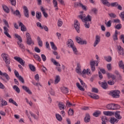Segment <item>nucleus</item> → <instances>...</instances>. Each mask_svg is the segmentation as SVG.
Instances as JSON below:
<instances>
[{"instance_id":"obj_17","label":"nucleus","mask_w":124,"mask_h":124,"mask_svg":"<svg viewBox=\"0 0 124 124\" xmlns=\"http://www.w3.org/2000/svg\"><path fill=\"white\" fill-rule=\"evenodd\" d=\"M120 111H116L115 113V117L117 119V120H121L122 119V116L120 115Z\"/></svg>"},{"instance_id":"obj_61","label":"nucleus","mask_w":124,"mask_h":124,"mask_svg":"<svg viewBox=\"0 0 124 124\" xmlns=\"http://www.w3.org/2000/svg\"><path fill=\"white\" fill-rule=\"evenodd\" d=\"M26 36L27 40H28L29 39H31V34H29V33H28V32L26 34Z\"/></svg>"},{"instance_id":"obj_24","label":"nucleus","mask_w":124,"mask_h":124,"mask_svg":"<svg viewBox=\"0 0 124 124\" xmlns=\"http://www.w3.org/2000/svg\"><path fill=\"white\" fill-rule=\"evenodd\" d=\"M104 115H105V116H113L114 115V113L112 111H104L103 112Z\"/></svg>"},{"instance_id":"obj_55","label":"nucleus","mask_w":124,"mask_h":124,"mask_svg":"<svg viewBox=\"0 0 124 124\" xmlns=\"http://www.w3.org/2000/svg\"><path fill=\"white\" fill-rule=\"evenodd\" d=\"M58 26L59 27H62V19H58Z\"/></svg>"},{"instance_id":"obj_26","label":"nucleus","mask_w":124,"mask_h":124,"mask_svg":"<svg viewBox=\"0 0 124 124\" xmlns=\"http://www.w3.org/2000/svg\"><path fill=\"white\" fill-rule=\"evenodd\" d=\"M50 45L51 46V48H52V49H53V50H54L55 51H57V50H58V48L57 47L56 45H55V43H54V42H50Z\"/></svg>"},{"instance_id":"obj_12","label":"nucleus","mask_w":124,"mask_h":124,"mask_svg":"<svg viewBox=\"0 0 124 124\" xmlns=\"http://www.w3.org/2000/svg\"><path fill=\"white\" fill-rule=\"evenodd\" d=\"M99 42H100V37L99 35H96L95 40L94 42L93 46L96 47V45H97Z\"/></svg>"},{"instance_id":"obj_31","label":"nucleus","mask_w":124,"mask_h":124,"mask_svg":"<svg viewBox=\"0 0 124 124\" xmlns=\"http://www.w3.org/2000/svg\"><path fill=\"white\" fill-rule=\"evenodd\" d=\"M53 4L54 5V7H55L56 10H58L59 8L58 7V2L57 1V0H53Z\"/></svg>"},{"instance_id":"obj_56","label":"nucleus","mask_w":124,"mask_h":124,"mask_svg":"<svg viewBox=\"0 0 124 124\" xmlns=\"http://www.w3.org/2000/svg\"><path fill=\"white\" fill-rule=\"evenodd\" d=\"M107 67L108 71H110V70H112V66L111 65V63L108 64L107 65Z\"/></svg>"},{"instance_id":"obj_22","label":"nucleus","mask_w":124,"mask_h":124,"mask_svg":"<svg viewBox=\"0 0 124 124\" xmlns=\"http://www.w3.org/2000/svg\"><path fill=\"white\" fill-rule=\"evenodd\" d=\"M84 20V22H92V16L88 15L87 17H85Z\"/></svg>"},{"instance_id":"obj_15","label":"nucleus","mask_w":124,"mask_h":124,"mask_svg":"<svg viewBox=\"0 0 124 124\" xmlns=\"http://www.w3.org/2000/svg\"><path fill=\"white\" fill-rule=\"evenodd\" d=\"M19 27H21V31H27V28L22 22L19 23Z\"/></svg>"},{"instance_id":"obj_36","label":"nucleus","mask_w":124,"mask_h":124,"mask_svg":"<svg viewBox=\"0 0 124 124\" xmlns=\"http://www.w3.org/2000/svg\"><path fill=\"white\" fill-rule=\"evenodd\" d=\"M13 88L16 91V93H20V88H19L17 85H14L13 87Z\"/></svg>"},{"instance_id":"obj_7","label":"nucleus","mask_w":124,"mask_h":124,"mask_svg":"<svg viewBox=\"0 0 124 124\" xmlns=\"http://www.w3.org/2000/svg\"><path fill=\"white\" fill-rule=\"evenodd\" d=\"M11 11L14 15L15 16H17V17H19V18L21 17V13H20V11L19 10H16V11H14L13 8L11 9Z\"/></svg>"},{"instance_id":"obj_8","label":"nucleus","mask_w":124,"mask_h":124,"mask_svg":"<svg viewBox=\"0 0 124 124\" xmlns=\"http://www.w3.org/2000/svg\"><path fill=\"white\" fill-rule=\"evenodd\" d=\"M3 30H4V33L5 34V35L8 37L10 39L12 38L11 36L8 32H9V29L6 27V26H4L3 27Z\"/></svg>"},{"instance_id":"obj_45","label":"nucleus","mask_w":124,"mask_h":124,"mask_svg":"<svg viewBox=\"0 0 124 124\" xmlns=\"http://www.w3.org/2000/svg\"><path fill=\"white\" fill-rule=\"evenodd\" d=\"M79 19H80L82 22H85L84 19H85V15H80L78 16Z\"/></svg>"},{"instance_id":"obj_62","label":"nucleus","mask_w":124,"mask_h":124,"mask_svg":"<svg viewBox=\"0 0 124 124\" xmlns=\"http://www.w3.org/2000/svg\"><path fill=\"white\" fill-rule=\"evenodd\" d=\"M76 40L77 42H78V44H80V42L81 40H82V39L79 37H76Z\"/></svg>"},{"instance_id":"obj_44","label":"nucleus","mask_w":124,"mask_h":124,"mask_svg":"<svg viewBox=\"0 0 124 124\" xmlns=\"http://www.w3.org/2000/svg\"><path fill=\"white\" fill-rule=\"evenodd\" d=\"M114 107L113 110H118V109H120L121 108V106L118 104H113Z\"/></svg>"},{"instance_id":"obj_63","label":"nucleus","mask_w":124,"mask_h":124,"mask_svg":"<svg viewBox=\"0 0 124 124\" xmlns=\"http://www.w3.org/2000/svg\"><path fill=\"white\" fill-rule=\"evenodd\" d=\"M34 78L36 81L39 82V75H38V74H37L36 75H35Z\"/></svg>"},{"instance_id":"obj_21","label":"nucleus","mask_w":124,"mask_h":124,"mask_svg":"<svg viewBox=\"0 0 124 124\" xmlns=\"http://www.w3.org/2000/svg\"><path fill=\"white\" fill-rule=\"evenodd\" d=\"M114 104H108L107 105V108L108 110H114Z\"/></svg>"},{"instance_id":"obj_46","label":"nucleus","mask_w":124,"mask_h":124,"mask_svg":"<svg viewBox=\"0 0 124 124\" xmlns=\"http://www.w3.org/2000/svg\"><path fill=\"white\" fill-rule=\"evenodd\" d=\"M108 84L110 86H113V85H115V81L112 79V80L110 79L108 81Z\"/></svg>"},{"instance_id":"obj_4","label":"nucleus","mask_w":124,"mask_h":124,"mask_svg":"<svg viewBox=\"0 0 124 124\" xmlns=\"http://www.w3.org/2000/svg\"><path fill=\"white\" fill-rule=\"evenodd\" d=\"M23 13L26 18H30V13L29 11V9H28V7H27L26 6H23Z\"/></svg>"},{"instance_id":"obj_25","label":"nucleus","mask_w":124,"mask_h":124,"mask_svg":"<svg viewBox=\"0 0 124 124\" xmlns=\"http://www.w3.org/2000/svg\"><path fill=\"white\" fill-rule=\"evenodd\" d=\"M71 48H72L74 54H75V55H76L77 56H78V55H79V53H78V51L77 50V48H76V46H72Z\"/></svg>"},{"instance_id":"obj_2","label":"nucleus","mask_w":124,"mask_h":124,"mask_svg":"<svg viewBox=\"0 0 124 124\" xmlns=\"http://www.w3.org/2000/svg\"><path fill=\"white\" fill-rule=\"evenodd\" d=\"M0 75H1V76H3L6 78V79H5L2 78V77H1V80L4 81V82H5V83H7V82H8V81L10 80V77H9V76L8 75V74H7V73H2L1 72V71L0 70Z\"/></svg>"},{"instance_id":"obj_42","label":"nucleus","mask_w":124,"mask_h":124,"mask_svg":"<svg viewBox=\"0 0 124 124\" xmlns=\"http://www.w3.org/2000/svg\"><path fill=\"white\" fill-rule=\"evenodd\" d=\"M62 92L63 93H68V89L66 87H64L62 90Z\"/></svg>"},{"instance_id":"obj_30","label":"nucleus","mask_w":124,"mask_h":124,"mask_svg":"<svg viewBox=\"0 0 124 124\" xmlns=\"http://www.w3.org/2000/svg\"><path fill=\"white\" fill-rule=\"evenodd\" d=\"M2 8L3 10L5 11V12H6V13H9L10 10L9 8L7 7V6L5 5H2Z\"/></svg>"},{"instance_id":"obj_32","label":"nucleus","mask_w":124,"mask_h":124,"mask_svg":"<svg viewBox=\"0 0 124 124\" xmlns=\"http://www.w3.org/2000/svg\"><path fill=\"white\" fill-rule=\"evenodd\" d=\"M29 66V68L31 69V71L34 72V71L36 70L35 67L33 65L31 64H30Z\"/></svg>"},{"instance_id":"obj_38","label":"nucleus","mask_w":124,"mask_h":124,"mask_svg":"<svg viewBox=\"0 0 124 124\" xmlns=\"http://www.w3.org/2000/svg\"><path fill=\"white\" fill-rule=\"evenodd\" d=\"M33 57L35 60L38 61V62H41V58L39 57V55L37 54L33 55Z\"/></svg>"},{"instance_id":"obj_13","label":"nucleus","mask_w":124,"mask_h":124,"mask_svg":"<svg viewBox=\"0 0 124 124\" xmlns=\"http://www.w3.org/2000/svg\"><path fill=\"white\" fill-rule=\"evenodd\" d=\"M67 45L69 48H71L72 47L74 46V43H73V41L71 39H68L67 42Z\"/></svg>"},{"instance_id":"obj_29","label":"nucleus","mask_w":124,"mask_h":124,"mask_svg":"<svg viewBox=\"0 0 124 124\" xmlns=\"http://www.w3.org/2000/svg\"><path fill=\"white\" fill-rule=\"evenodd\" d=\"M51 61L52 62H53L54 64H55V65H56L57 66H61V64H60V63H59V62H57V61H56V60L55 59H54L53 58L51 59Z\"/></svg>"},{"instance_id":"obj_6","label":"nucleus","mask_w":124,"mask_h":124,"mask_svg":"<svg viewBox=\"0 0 124 124\" xmlns=\"http://www.w3.org/2000/svg\"><path fill=\"white\" fill-rule=\"evenodd\" d=\"M74 28L77 32H80V23H79L78 20L75 21Z\"/></svg>"},{"instance_id":"obj_5","label":"nucleus","mask_w":124,"mask_h":124,"mask_svg":"<svg viewBox=\"0 0 124 124\" xmlns=\"http://www.w3.org/2000/svg\"><path fill=\"white\" fill-rule=\"evenodd\" d=\"M14 59L16 60V62H19L22 66H25V61L22 58L15 56Z\"/></svg>"},{"instance_id":"obj_33","label":"nucleus","mask_w":124,"mask_h":124,"mask_svg":"<svg viewBox=\"0 0 124 124\" xmlns=\"http://www.w3.org/2000/svg\"><path fill=\"white\" fill-rule=\"evenodd\" d=\"M9 102H10V103H12L13 104H14V105H15L16 107H18V104H17V103H16V101H14V100H13V99L12 98H10L9 99Z\"/></svg>"},{"instance_id":"obj_11","label":"nucleus","mask_w":124,"mask_h":124,"mask_svg":"<svg viewBox=\"0 0 124 124\" xmlns=\"http://www.w3.org/2000/svg\"><path fill=\"white\" fill-rule=\"evenodd\" d=\"M90 122H91V116H90V114L86 113L84 117V122L87 124V123H90Z\"/></svg>"},{"instance_id":"obj_41","label":"nucleus","mask_w":124,"mask_h":124,"mask_svg":"<svg viewBox=\"0 0 124 124\" xmlns=\"http://www.w3.org/2000/svg\"><path fill=\"white\" fill-rule=\"evenodd\" d=\"M61 78H60V76H57L56 78L54 80V84H58L60 82Z\"/></svg>"},{"instance_id":"obj_20","label":"nucleus","mask_w":124,"mask_h":124,"mask_svg":"<svg viewBox=\"0 0 124 124\" xmlns=\"http://www.w3.org/2000/svg\"><path fill=\"white\" fill-rule=\"evenodd\" d=\"M101 1H102L103 4L104 5H106L108 7H110V2H109L107 0H101Z\"/></svg>"},{"instance_id":"obj_49","label":"nucleus","mask_w":124,"mask_h":124,"mask_svg":"<svg viewBox=\"0 0 124 124\" xmlns=\"http://www.w3.org/2000/svg\"><path fill=\"white\" fill-rule=\"evenodd\" d=\"M30 114L31 117H32L33 118H34V119L35 120H37V119H38L37 116H36V115L33 114L32 112H30Z\"/></svg>"},{"instance_id":"obj_14","label":"nucleus","mask_w":124,"mask_h":124,"mask_svg":"<svg viewBox=\"0 0 124 124\" xmlns=\"http://www.w3.org/2000/svg\"><path fill=\"white\" fill-rule=\"evenodd\" d=\"M118 122L119 120L116 119L115 117H111L109 119V123H110L111 124H115V123L118 124Z\"/></svg>"},{"instance_id":"obj_1","label":"nucleus","mask_w":124,"mask_h":124,"mask_svg":"<svg viewBox=\"0 0 124 124\" xmlns=\"http://www.w3.org/2000/svg\"><path fill=\"white\" fill-rule=\"evenodd\" d=\"M120 90H115L110 91L109 95L112 96L113 98H119L120 97Z\"/></svg>"},{"instance_id":"obj_35","label":"nucleus","mask_w":124,"mask_h":124,"mask_svg":"<svg viewBox=\"0 0 124 124\" xmlns=\"http://www.w3.org/2000/svg\"><path fill=\"white\" fill-rule=\"evenodd\" d=\"M118 5H119V3L117 2H114L111 3H109V6H111V7H117Z\"/></svg>"},{"instance_id":"obj_40","label":"nucleus","mask_w":124,"mask_h":124,"mask_svg":"<svg viewBox=\"0 0 124 124\" xmlns=\"http://www.w3.org/2000/svg\"><path fill=\"white\" fill-rule=\"evenodd\" d=\"M0 102H1L2 106H5L7 105V102L6 101L3 100V99H0Z\"/></svg>"},{"instance_id":"obj_53","label":"nucleus","mask_w":124,"mask_h":124,"mask_svg":"<svg viewBox=\"0 0 124 124\" xmlns=\"http://www.w3.org/2000/svg\"><path fill=\"white\" fill-rule=\"evenodd\" d=\"M96 61H93L90 62V66H95V64L96 63Z\"/></svg>"},{"instance_id":"obj_58","label":"nucleus","mask_w":124,"mask_h":124,"mask_svg":"<svg viewBox=\"0 0 124 124\" xmlns=\"http://www.w3.org/2000/svg\"><path fill=\"white\" fill-rule=\"evenodd\" d=\"M10 0L11 2V4H12V5H14V6H15V5H16V0Z\"/></svg>"},{"instance_id":"obj_28","label":"nucleus","mask_w":124,"mask_h":124,"mask_svg":"<svg viewBox=\"0 0 124 124\" xmlns=\"http://www.w3.org/2000/svg\"><path fill=\"white\" fill-rule=\"evenodd\" d=\"M104 59L108 62H112V57L110 56H105Z\"/></svg>"},{"instance_id":"obj_27","label":"nucleus","mask_w":124,"mask_h":124,"mask_svg":"<svg viewBox=\"0 0 124 124\" xmlns=\"http://www.w3.org/2000/svg\"><path fill=\"white\" fill-rule=\"evenodd\" d=\"M38 40V44L40 47H42L43 46V43L41 41V39H40V37L39 36L37 37V38Z\"/></svg>"},{"instance_id":"obj_23","label":"nucleus","mask_w":124,"mask_h":124,"mask_svg":"<svg viewBox=\"0 0 124 124\" xmlns=\"http://www.w3.org/2000/svg\"><path fill=\"white\" fill-rule=\"evenodd\" d=\"M26 43L29 46H31V44L33 45H34V42L31 40V39H29L28 40H27Z\"/></svg>"},{"instance_id":"obj_57","label":"nucleus","mask_w":124,"mask_h":124,"mask_svg":"<svg viewBox=\"0 0 124 124\" xmlns=\"http://www.w3.org/2000/svg\"><path fill=\"white\" fill-rule=\"evenodd\" d=\"M107 27H108V28H110V27H111V25L112 24V21L111 20H109L107 23H105Z\"/></svg>"},{"instance_id":"obj_37","label":"nucleus","mask_w":124,"mask_h":124,"mask_svg":"<svg viewBox=\"0 0 124 124\" xmlns=\"http://www.w3.org/2000/svg\"><path fill=\"white\" fill-rule=\"evenodd\" d=\"M36 17L38 20H40L41 19V12H37L36 14Z\"/></svg>"},{"instance_id":"obj_43","label":"nucleus","mask_w":124,"mask_h":124,"mask_svg":"<svg viewBox=\"0 0 124 124\" xmlns=\"http://www.w3.org/2000/svg\"><path fill=\"white\" fill-rule=\"evenodd\" d=\"M68 115L69 116H74V111L73 109L71 108H69V112H68Z\"/></svg>"},{"instance_id":"obj_34","label":"nucleus","mask_w":124,"mask_h":124,"mask_svg":"<svg viewBox=\"0 0 124 124\" xmlns=\"http://www.w3.org/2000/svg\"><path fill=\"white\" fill-rule=\"evenodd\" d=\"M15 36L16 38H17L18 40H19L18 42H23V40H22V37H21V36L17 34H15Z\"/></svg>"},{"instance_id":"obj_59","label":"nucleus","mask_w":124,"mask_h":124,"mask_svg":"<svg viewBox=\"0 0 124 124\" xmlns=\"http://www.w3.org/2000/svg\"><path fill=\"white\" fill-rule=\"evenodd\" d=\"M18 78L19 79V81L21 82V83H25V80H24V78L22 77V76H20V77H19Z\"/></svg>"},{"instance_id":"obj_10","label":"nucleus","mask_w":124,"mask_h":124,"mask_svg":"<svg viewBox=\"0 0 124 124\" xmlns=\"http://www.w3.org/2000/svg\"><path fill=\"white\" fill-rule=\"evenodd\" d=\"M58 106L60 109V110H63L66 108V107L64 106V104L62 102H57Z\"/></svg>"},{"instance_id":"obj_54","label":"nucleus","mask_w":124,"mask_h":124,"mask_svg":"<svg viewBox=\"0 0 124 124\" xmlns=\"http://www.w3.org/2000/svg\"><path fill=\"white\" fill-rule=\"evenodd\" d=\"M92 93H98V89L95 88H93L92 90Z\"/></svg>"},{"instance_id":"obj_50","label":"nucleus","mask_w":124,"mask_h":124,"mask_svg":"<svg viewBox=\"0 0 124 124\" xmlns=\"http://www.w3.org/2000/svg\"><path fill=\"white\" fill-rule=\"evenodd\" d=\"M32 84H33V85H34V86H36V87H42V85H41V84H40V83H35L34 81H32Z\"/></svg>"},{"instance_id":"obj_18","label":"nucleus","mask_w":124,"mask_h":124,"mask_svg":"<svg viewBox=\"0 0 124 124\" xmlns=\"http://www.w3.org/2000/svg\"><path fill=\"white\" fill-rule=\"evenodd\" d=\"M22 89L23 90L25 91L26 93H29V94H31V90H30V89H29L28 87L23 85L22 86Z\"/></svg>"},{"instance_id":"obj_60","label":"nucleus","mask_w":124,"mask_h":124,"mask_svg":"<svg viewBox=\"0 0 124 124\" xmlns=\"http://www.w3.org/2000/svg\"><path fill=\"white\" fill-rule=\"evenodd\" d=\"M115 28L117 30H121L122 29V24H119L115 26Z\"/></svg>"},{"instance_id":"obj_51","label":"nucleus","mask_w":124,"mask_h":124,"mask_svg":"<svg viewBox=\"0 0 124 124\" xmlns=\"http://www.w3.org/2000/svg\"><path fill=\"white\" fill-rule=\"evenodd\" d=\"M108 15L110 18H115L117 17V15L114 13L109 14Z\"/></svg>"},{"instance_id":"obj_9","label":"nucleus","mask_w":124,"mask_h":124,"mask_svg":"<svg viewBox=\"0 0 124 124\" xmlns=\"http://www.w3.org/2000/svg\"><path fill=\"white\" fill-rule=\"evenodd\" d=\"M87 94L89 96L91 97V98H93V99H98L99 98L98 95L93 93H88Z\"/></svg>"},{"instance_id":"obj_3","label":"nucleus","mask_w":124,"mask_h":124,"mask_svg":"<svg viewBox=\"0 0 124 124\" xmlns=\"http://www.w3.org/2000/svg\"><path fill=\"white\" fill-rule=\"evenodd\" d=\"M1 56L3 61H5L6 64H10V59H9V56L7 54L2 53Z\"/></svg>"},{"instance_id":"obj_48","label":"nucleus","mask_w":124,"mask_h":124,"mask_svg":"<svg viewBox=\"0 0 124 124\" xmlns=\"http://www.w3.org/2000/svg\"><path fill=\"white\" fill-rule=\"evenodd\" d=\"M100 114H101V112L100 111H96L94 113H93V116H94V117H98L99 116V115H100Z\"/></svg>"},{"instance_id":"obj_19","label":"nucleus","mask_w":124,"mask_h":124,"mask_svg":"<svg viewBox=\"0 0 124 124\" xmlns=\"http://www.w3.org/2000/svg\"><path fill=\"white\" fill-rule=\"evenodd\" d=\"M101 87L104 90H107L108 89V84L105 81L104 82H102Z\"/></svg>"},{"instance_id":"obj_47","label":"nucleus","mask_w":124,"mask_h":124,"mask_svg":"<svg viewBox=\"0 0 124 124\" xmlns=\"http://www.w3.org/2000/svg\"><path fill=\"white\" fill-rule=\"evenodd\" d=\"M119 67H120V68L124 69V62H123V61H121L119 62Z\"/></svg>"},{"instance_id":"obj_39","label":"nucleus","mask_w":124,"mask_h":124,"mask_svg":"<svg viewBox=\"0 0 124 124\" xmlns=\"http://www.w3.org/2000/svg\"><path fill=\"white\" fill-rule=\"evenodd\" d=\"M56 117L57 120H58V121H59V122H62V116H61V115L59 114H56Z\"/></svg>"},{"instance_id":"obj_52","label":"nucleus","mask_w":124,"mask_h":124,"mask_svg":"<svg viewBox=\"0 0 124 124\" xmlns=\"http://www.w3.org/2000/svg\"><path fill=\"white\" fill-rule=\"evenodd\" d=\"M102 123H106L107 122V117L106 116H102L101 118Z\"/></svg>"},{"instance_id":"obj_64","label":"nucleus","mask_w":124,"mask_h":124,"mask_svg":"<svg viewBox=\"0 0 124 124\" xmlns=\"http://www.w3.org/2000/svg\"><path fill=\"white\" fill-rule=\"evenodd\" d=\"M81 4H82L78 2L75 3L74 6L75 7H78V6H80L81 7Z\"/></svg>"},{"instance_id":"obj_16","label":"nucleus","mask_w":124,"mask_h":124,"mask_svg":"<svg viewBox=\"0 0 124 124\" xmlns=\"http://www.w3.org/2000/svg\"><path fill=\"white\" fill-rule=\"evenodd\" d=\"M17 43L19 47L20 48V49H21L22 52H25V51L26 50V49H25V46H24V45L22 44V42H17Z\"/></svg>"}]
</instances>
